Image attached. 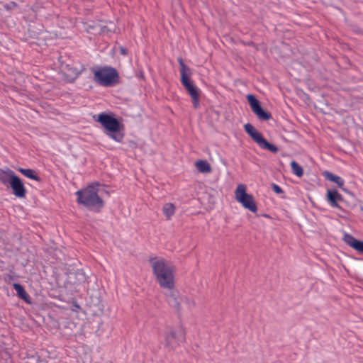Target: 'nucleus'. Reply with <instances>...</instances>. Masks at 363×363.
Returning <instances> with one entry per match:
<instances>
[{"instance_id": "obj_12", "label": "nucleus", "mask_w": 363, "mask_h": 363, "mask_svg": "<svg viewBox=\"0 0 363 363\" xmlns=\"http://www.w3.org/2000/svg\"><path fill=\"white\" fill-rule=\"evenodd\" d=\"M174 272V270H172L155 277L156 281L162 289L166 291L175 286Z\"/></svg>"}, {"instance_id": "obj_21", "label": "nucleus", "mask_w": 363, "mask_h": 363, "mask_svg": "<svg viewBox=\"0 0 363 363\" xmlns=\"http://www.w3.org/2000/svg\"><path fill=\"white\" fill-rule=\"evenodd\" d=\"M13 286L14 289L16 291L18 296L23 300L28 302L29 296L27 294V292L26 291L23 286L21 284H18V283L13 284Z\"/></svg>"}, {"instance_id": "obj_23", "label": "nucleus", "mask_w": 363, "mask_h": 363, "mask_svg": "<svg viewBox=\"0 0 363 363\" xmlns=\"http://www.w3.org/2000/svg\"><path fill=\"white\" fill-rule=\"evenodd\" d=\"M325 177L327 179L335 182L338 186L342 187L344 185V180L341 179L340 177L336 176L330 172H326L325 174Z\"/></svg>"}, {"instance_id": "obj_8", "label": "nucleus", "mask_w": 363, "mask_h": 363, "mask_svg": "<svg viewBox=\"0 0 363 363\" xmlns=\"http://www.w3.org/2000/svg\"><path fill=\"white\" fill-rule=\"evenodd\" d=\"M244 128L246 133L261 148L268 150L273 153H277L278 152V148L264 139L262 135L258 132L252 124L246 123L244 125Z\"/></svg>"}, {"instance_id": "obj_20", "label": "nucleus", "mask_w": 363, "mask_h": 363, "mask_svg": "<svg viewBox=\"0 0 363 363\" xmlns=\"http://www.w3.org/2000/svg\"><path fill=\"white\" fill-rule=\"evenodd\" d=\"M196 167L199 172L209 173L211 172V164L206 160H199L195 163Z\"/></svg>"}, {"instance_id": "obj_22", "label": "nucleus", "mask_w": 363, "mask_h": 363, "mask_svg": "<svg viewBox=\"0 0 363 363\" xmlns=\"http://www.w3.org/2000/svg\"><path fill=\"white\" fill-rule=\"evenodd\" d=\"M162 211L165 215L167 220H170L171 217L174 214L175 206L172 203H165L162 208Z\"/></svg>"}, {"instance_id": "obj_26", "label": "nucleus", "mask_w": 363, "mask_h": 363, "mask_svg": "<svg viewBox=\"0 0 363 363\" xmlns=\"http://www.w3.org/2000/svg\"><path fill=\"white\" fill-rule=\"evenodd\" d=\"M16 6H17V4L14 1H11L9 4L4 5V8L6 10L13 9Z\"/></svg>"}, {"instance_id": "obj_10", "label": "nucleus", "mask_w": 363, "mask_h": 363, "mask_svg": "<svg viewBox=\"0 0 363 363\" xmlns=\"http://www.w3.org/2000/svg\"><path fill=\"white\" fill-rule=\"evenodd\" d=\"M247 99L252 112L256 115L259 120L267 121L272 118V114L262 108L259 101L255 96L248 94L247 96Z\"/></svg>"}, {"instance_id": "obj_25", "label": "nucleus", "mask_w": 363, "mask_h": 363, "mask_svg": "<svg viewBox=\"0 0 363 363\" xmlns=\"http://www.w3.org/2000/svg\"><path fill=\"white\" fill-rule=\"evenodd\" d=\"M272 188L273 191L278 194H282L284 192L282 189L276 184H272Z\"/></svg>"}, {"instance_id": "obj_7", "label": "nucleus", "mask_w": 363, "mask_h": 363, "mask_svg": "<svg viewBox=\"0 0 363 363\" xmlns=\"http://www.w3.org/2000/svg\"><path fill=\"white\" fill-rule=\"evenodd\" d=\"M247 187L245 184H238L235 191V199L240 203L245 208L255 213L257 211V207L252 195L246 192Z\"/></svg>"}, {"instance_id": "obj_11", "label": "nucleus", "mask_w": 363, "mask_h": 363, "mask_svg": "<svg viewBox=\"0 0 363 363\" xmlns=\"http://www.w3.org/2000/svg\"><path fill=\"white\" fill-rule=\"evenodd\" d=\"M86 27V30L87 32L92 33H99V34H106L110 32H115L116 30V25L111 22H105L102 23V22H91L90 23H87Z\"/></svg>"}, {"instance_id": "obj_5", "label": "nucleus", "mask_w": 363, "mask_h": 363, "mask_svg": "<svg viewBox=\"0 0 363 363\" xmlns=\"http://www.w3.org/2000/svg\"><path fill=\"white\" fill-rule=\"evenodd\" d=\"M185 340L186 332L182 327H169L164 332V345L169 350H175Z\"/></svg>"}, {"instance_id": "obj_9", "label": "nucleus", "mask_w": 363, "mask_h": 363, "mask_svg": "<svg viewBox=\"0 0 363 363\" xmlns=\"http://www.w3.org/2000/svg\"><path fill=\"white\" fill-rule=\"evenodd\" d=\"M151 265L153 274L155 277L161 274L169 272V271L174 270V266L172 263L164 258L161 257H151L149 259Z\"/></svg>"}, {"instance_id": "obj_27", "label": "nucleus", "mask_w": 363, "mask_h": 363, "mask_svg": "<svg viewBox=\"0 0 363 363\" xmlns=\"http://www.w3.org/2000/svg\"><path fill=\"white\" fill-rule=\"evenodd\" d=\"M120 53L123 55H128V50L124 47H121L120 48Z\"/></svg>"}, {"instance_id": "obj_24", "label": "nucleus", "mask_w": 363, "mask_h": 363, "mask_svg": "<svg viewBox=\"0 0 363 363\" xmlns=\"http://www.w3.org/2000/svg\"><path fill=\"white\" fill-rule=\"evenodd\" d=\"M291 167L292 169V172L295 175H296L298 177L303 176V169L296 161H292L291 162Z\"/></svg>"}, {"instance_id": "obj_3", "label": "nucleus", "mask_w": 363, "mask_h": 363, "mask_svg": "<svg viewBox=\"0 0 363 363\" xmlns=\"http://www.w3.org/2000/svg\"><path fill=\"white\" fill-rule=\"evenodd\" d=\"M179 64V69L181 73V82L185 87L188 94L191 96L193 106L198 108L199 106V91L198 88L193 84L190 78L191 75V70L190 67L186 65L182 57L178 58Z\"/></svg>"}, {"instance_id": "obj_4", "label": "nucleus", "mask_w": 363, "mask_h": 363, "mask_svg": "<svg viewBox=\"0 0 363 363\" xmlns=\"http://www.w3.org/2000/svg\"><path fill=\"white\" fill-rule=\"evenodd\" d=\"M97 121L108 131L106 135L118 143H121L124 133L121 130L120 122L112 116L102 113L98 115Z\"/></svg>"}, {"instance_id": "obj_28", "label": "nucleus", "mask_w": 363, "mask_h": 363, "mask_svg": "<svg viewBox=\"0 0 363 363\" xmlns=\"http://www.w3.org/2000/svg\"><path fill=\"white\" fill-rule=\"evenodd\" d=\"M356 32L358 33L363 34V30H356Z\"/></svg>"}, {"instance_id": "obj_15", "label": "nucleus", "mask_w": 363, "mask_h": 363, "mask_svg": "<svg viewBox=\"0 0 363 363\" xmlns=\"http://www.w3.org/2000/svg\"><path fill=\"white\" fill-rule=\"evenodd\" d=\"M85 281L86 276L82 270H78L75 272H70L68 275L67 284L73 286H78Z\"/></svg>"}, {"instance_id": "obj_16", "label": "nucleus", "mask_w": 363, "mask_h": 363, "mask_svg": "<svg viewBox=\"0 0 363 363\" xmlns=\"http://www.w3.org/2000/svg\"><path fill=\"white\" fill-rule=\"evenodd\" d=\"M344 242L359 253L363 254V241L357 240L352 235L345 233L343 237Z\"/></svg>"}, {"instance_id": "obj_2", "label": "nucleus", "mask_w": 363, "mask_h": 363, "mask_svg": "<svg viewBox=\"0 0 363 363\" xmlns=\"http://www.w3.org/2000/svg\"><path fill=\"white\" fill-rule=\"evenodd\" d=\"M165 301L168 306L173 309L175 313L180 315L182 311V304L188 310L194 308L196 306L195 300L189 296L182 295L174 286L164 292Z\"/></svg>"}, {"instance_id": "obj_17", "label": "nucleus", "mask_w": 363, "mask_h": 363, "mask_svg": "<svg viewBox=\"0 0 363 363\" xmlns=\"http://www.w3.org/2000/svg\"><path fill=\"white\" fill-rule=\"evenodd\" d=\"M16 176L14 172L9 168L0 169V182L4 185L10 184L12 177H16Z\"/></svg>"}, {"instance_id": "obj_6", "label": "nucleus", "mask_w": 363, "mask_h": 363, "mask_svg": "<svg viewBox=\"0 0 363 363\" xmlns=\"http://www.w3.org/2000/svg\"><path fill=\"white\" fill-rule=\"evenodd\" d=\"M94 72V79L99 84L104 86H110L118 81V71L111 67H104L98 69H91Z\"/></svg>"}, {"instance_id": "obj_19", "label": "nucleus", "mask_w": 363, "mask_h": 363, "mask_svg": "<svg viewBox=\"0 0 363 363\" xmlns=\"http://www.w3.org/2000/svg\"><path fill=\"white\" fill-rule=\"evenodd\" d=\"M17 170L23 174L25 177L35 180L37 182H40L41 180L40 177L37 174L35 170L32 169H24L22 167H19Z\"/></svg>"}, {"instance_id": "obj_1", "label": "nucleus", "mask_w": 363, "mask_h": 363, "mask_svg": "<svg viewBox=\"0 0 363 363\" xmlns=\"http://www.w3.org/2000/svg\"><path fill=\"white\" fill-rule=\"evenodd\" d=\"M99 183L89 185L86 188L76 192L77 203L86 207L89 210L99 212L103 208L104 202L98 195Z\"/></svg>"}, {"instance_id": "obj_18", "label": "nucleus", "mask_w": 363, "mask_h": 363, "mask_svg": "<svg viewBox=\"0 0 363 363\" xmlns=\"http://www.w3.org/2000/svg\"><path fill=\"white\" fill-rule=\"evenodd\" d=\"M327 198L330 203L333 207H339L337 201H342L343 198L336 190H328L327 192Z\"/></svg>"}, {"instance_id": "obj_14", "label": "nucleus", "mask_w": 363, "mask_h": 363, "mask_svg": "<svg viewBox=\"0 0 363 363\" xmlns=\"http://www.w3.org/2000/svg\"><path fill=\"white\" fill-rule=\"evenodd\" d=\"M9 185L12 189L14 196L21 199L26 197V189L21 179L17 175L16 177H12V181Z\"/></svg>"}, {"instance_id": "obj_13", "label": "nucleus", "mask_w": 363, "mask_h": 363, "mask_svg": "<svg viewBox=\"0 0 363 363\" xmlns=\"http://www.w3.org/2000/svg\"><path fill=\"white\" fill-rule=\"evenodd\" d=\"M85 69L82 64L72 63L66 65L65 67V74L67 77V81L73 82L78 76Z\"/></svg>"}]
</instances>
